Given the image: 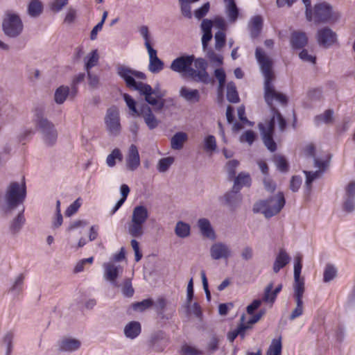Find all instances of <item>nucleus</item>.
Instances as JSON below:
<instances>
[{"mask_svg": "<svg viewBox=\"0 0 355 355\" xmlns=\"http://www.w3.org/2000/svg\"><path fill=\"white\" fill-rule=\"evenodd\" d=\"M106 130L110 135L118 136L121 132V123L119 112L116 107H111L107 109L105 116Z\"/></svg>", "mask_w": 355, "mask_h": 355, "instance_id": "obj_9", "label": "nucleus"}, {"mask_svg": "<svg viewBox=\"0 0 355 355\" xmlns=\"http://www.w3.org/2000/svg\"><path fill=\"white\" fill-rule=\"evenodd\" d=\"M149 345L154 352H162L166 346L164 334L160 331L153 333L150 337Z\"/></svg>", "mask_w": 355, "mask_h": 355, "instance_id": "obj_20", "label": "nucleus"}, {"mask_svg": "<svg viewBox=\"0 0 355 355\" xmlns=\"http://www.w3.org/2000/svg\"><path fill=\"white\" fill-rule=\"evenodd\" d=\"M140 166V156L137 147L131 144L125 155V166L128 171H134Z\"/></svg>", "mask_w": 355, "mask_h": 355, "instance_id": "obj_16", "label": "nucleus"}, {"mask_svg": "<svg viewBox=\"0 0 355 355\" xmlns=\"http://www.w3.org/2000/svg\"><path fill=\"white\" fill-rule=\"evenodd\" d=\"M255 57L264 77L265 101L269 105L272 112L270 120L265 124L259 123V128L264 145L270 151L274 152L277 149L276 143L273 140L276 121L281 132L285 130L286 122L279 110L273 106L272 103L273 101H277L282 105H286L287 103V98L284 94L276 91L274 87L272 81L275 79V74L272 70V61L271 58L260 48L256 49Z\"/></svg>", "mask_w": 355, "mask_h": 355, "instance_id": "obj_1", "label": "nucleus"}, {"mask_svg": "<svg viewBox=\"0 0 355 355\" xmlns=\"http://www.w3.org/2000/svg\"><path fill=\"white\" fill-rule=\"evenodd\" d=\"M343 209L347 212H352L355 209V198L345 196Z\"/></svg>", "mask_w": 355, "mask_h": 355, "instance_id": "obj_60", "label": "nucleus"}, {"mask_svg": "<svg viewBox=\"0 0 355 355\" xmlns=\"http://www.w3.org/2000/svg\"><path fill=\"white\" fill-rule=\"evenodd\" d=\"M81 199L78 198L72 204H71L65 211L66 216L70 217L77 212L81 206Z\"/></svg>", "mask_w": 355, "mask_h": 355, "instance_id": "obj_56", "label": "nucleus"}, {"mask_svg": "<svg viewBox=\"0 0 355 355\" xmlns=\"http://www.w3.org/2000/svg\"><path fill=\"white\" fill-rule=\"evenodd\" d=\"M227 99L233 103L239 101V97L236 91V86L233 83H229L227 85Z\"/></svg>", "mask_w": 355, "mask_h": 355, "instance_id": "obj_39", "label": "nucleus"}, {"mask_svg": "<svg viewBox=\"0 0 355 355\" xmlns=\"http://www.w3.org/2000/svg\"><path fill=\"white\" fill-rule=\"evenodd\" d=\"M24 212V207L18 209L17 215L10 222L9 230L12 234H18L23 227L26 222Z\"/></svg>", "mask_w": 355, "mask_h": 355, "instance_id": "obj_22", "label": "nucleus"}, {"mask_svg": "<svg viewBox=\"0 0 355 355\" xmlns=\"http://www.w3.org/2000/svg\"><path fill=\"white\" fill-rule=\"evenodd\" d=\"M193 62H194L196 69L191 67L189 70L190 78L196 82H200L205 84L211 83V79L207 72V61L203 58H194V61Z\"/></svg>", "mask_w": 355, "mask_h": 355, "instance_id": "obj_10", "label": "nucleus"}, {"mask_svg": "<svg viewBox=\"0 0 355 355\" xmlns=\"http://www.w3.org/2000/svg\"><path fill=\"white\" fill-rule=\"evenodd\" d=\"M275 162L279 171L284 172L288 170V163L284 157L282 155H275Z\"/></svg>", "mask_w": 355, "mask_h": 355, "instance_id": "obj_58", "label": "nucleus"}, {"mask_svg": "<svg viewBox=\"0 0 355 355\" xmlns=\"http://www.w3.org/2000/svg\"><path fill=\"white\" fill-rule=\"evenodd\" d=\"M71 96V89L68 86L61 85L56 89L54 94V100L57 104H62L67 98Z\"/></svg>", "mask_w": 355, "mask_h": 355, "instance_id": "obj_31", "label": "nucleus"}, {"mask_svg": "<svg viewBox=\"0 0 355 355\" xmlns=\"http://www.w3.org/2000/svg\"><path fill=\"white\" fill-rule=\"evenodd\" d=\"M263 26L262 17L259 15L253 17L248 24L250 35L255 38L260 34Z\"/></svg>", "mask_w": 355, "mask_h": 355, "instance_id": "obj_29", "label": "nucleus"}, {"mask_svg": "<svg viewBox=\"0 0 355 355\" xmlns=\"http://www.w3.org/2000/svg\"><path fill=\"white\" fill-rule=\"evenodd\" d=\"M123 99L133 115H139V110L136 107V101L128 94H123Z\"/></svg>", "mask_w": 355, "mask_h": 355, "instance_id": "obj_50", "label": "nucleus"}, {"mask_svg": "<svg viewBox=\"0 0 355 355\" xmlns=\"http://www.w3.org/2000/svg\"><path fill=\"white\" fill-rule=\"evenodd\" d=\"M85 78V73H80L75 76L71 84V96L74 98L78 93V85L84 81Z\"/></svg>", "mask_w": 355, "mask_h": 355, "instance_id": "obj_42", "label": "nucleus"}, {"mask_svg": "<svg viewBox=\"0 0 355 355\" xmlns=\"http://www.w3.org/2000/svg\"><path fill=\"white\" fill-rule=\"evenodd\" d=\"M137 91L144 96L145 101L150 105L155 107V111H161L164 107V99L167 92L161 89L159 85L153 88L150 85L139 82Z\"/></svg>", "mask_w": 355, "mask_h": 355, "instance_id": "obj_5", "label": "nucleus"}, {"mask_svg": "<svg viewBox=\"0 0 355 355\" xmlns=\"http://www.w3.org/2000/svg\"><path fill=\"white\" fill-rule=\"evenodd\" d=\"M252 180L249 173L241 172L239 175L234 177L233 188L235 191H239L243 187H250L251 185Z\"/></svg>", "mask_w": 355, "mask_h": 355, "instance_id": "obj_26", "label": "nucleus"}, {"mask_svg": "<svg viewBox=\"0 0 355 355\" xmlns=\"http://www.w3.org/2000/svg\"><path fill=\"white\" fill-rule=\"evenodd\" d=\"M103 267L104 269V279L110 282L114 287H119V285L116 279L123 271L122 267L116 265L113 262L104 263Z\"/></svg>", "mask_w": 355, "mask_h": 355, "instance_id": "obj_14", "label": "nucleus"}, {"mask_svg": "<svg viewBox=\"0 0 355 355\" xmlns=\"http://www.w3.org/2000/svg\"><path fill=\"white\" fill-rule=\"evenodd\" d=\"M148 218V211L144 205L134 207L130 221L128 223V232L134 238H140L144 234V225Z\"/></svg>", "mask_w": 355, "mask_h": 355, "instance_id": "obj_6", "label": "nucleus"}, {"mask_svg": "<svg viewBox=\"0 0 355 355\" xmlns=\"http://www.w3.org/2000/svg\"><path fill=\"white\" fill-rule=\"evenodd\" d=\"M286 200L284 193L279 192L267 200L256 202L253 206L254 213H261L267 218H270L280 212L284 207Z\"/></svg>", "mask_w": 355, "mask_h": 355, "instance_id": "obj_4", "label": "nucleus"}, {"mask_svg": "<svg viewBox=\"0 0 355 355\" xmlns=\"http://www.w3.org/2000/svg\"><path fill=\"white\" fill-rule=\"evenodd\" d=\"M214 76L218 80L219 87H224L225 83L226 75L225 71L222 68L216 69L214 71Z\"/></svg>", "mask_w": 355, "mask_h": 355, "instance_id": "obj_61", "label": "nucleus"}, {"mask_svg": "<svg viewBox=\"0 0 355 355\" xmlns=\"http://www.w3.org/2000/svg\"><path fill=\"white\" fill-rule=\"evenodd\" d=\"M215 48L216 50H220L225 44V34L223 31H218L215 33Z\"/></svg>", "mask_w": 355, "mask_h": 355, "instance_id": "obj_54", "label": "nucleus"}, {"mask_svg": "<svg viewBox=\"0 0 355 355\" xmlns=\"http://www.w3.org/2000/svg\"><path fill=\"white\" fill-rule=\"evenodd\" d=\"M302 184V178L300 176H293L291 180L290 189L293 191L296 192L299 190Z\"/></svg>", "mask_w": 355, "mask_h": 355, "instance_id": "obj_64", "label": "nucleus"}, {"mask_svg": "<svg viewBox=\"0 0 355 355\" xmlns=\"http://www.w3.org/2000/svg\"><path fill=\"white\" fill-rule=\"evenodd\" d=\"M122 161L123 155L119 148H114L106 159V164L109 167H113L116 164V160Z\"/></svg>", "mask_w": 355, "mask_h": 355, "instance_id": "obj_40", "label": "nucleus"}, {"mask_svg": "<svg viewBox=\"0 0 355 355\" xmlns=\"http://www.w3.org/2000/svg\"><path fill=\"white\" fill-rule=\"evenodd\" d=\"M43 11V5L40 0H31L27 8V12L31 17H39Z\"/></svg>", "mask_w": 355, "mask_h": 355, "instance_id": "obj_33", "label": "nucleus"}, {"mask_svg": "<svg viewBox=\"0 0 355 355\" xmlns=\"http://www.w3.org/2000/svg\"><path fill=\"white\" fill-rule=\"evenodd\" d=\"M282 347V342L280 339H274L266 352V355H281Z\"/></svg>", "mask_w": 355, "mask_h": 355, "instance_id": "obj_46", "label": "nucleus"}, {"mask_svg": "<svg viewBox=\"0 0 355 355\" xmlns=\"http://www.w3.org/2000/svg\"><path fill=\"white\" fill-rule=\"evenodd\" d=\"M334 111L332 110H327L323 114L317 115L314 118V123L316 125L322 123H329L333 121Z\"/></svg>", "mask_w": 355, "mask_h": 355, "instance_id": "obj_38", "label": "nucleus"}, {"mask_svg": "<svg viewBox=\"0 0 355 355\" xmlns=\"http://www.w3.org/2000/svg\"><path fill=\"white\" fill-rule=\"evenodd\" d=\"M315 38L320 46L329 49L338 42V36L329 27L325 26L319 28L316 33Z\"/></svg>", "mask_w": 355, "mask_h": 355, "instance_id": "obj_11", "label": "nucleus"}, {"mask_svg": "<svg viewBox=\"0 0 355 355\" xmlns=\"http://www.w3.org/2000/svg\"><path fill=\"white\" fill-rule=\"evenodd\" d=\"M239 192V191H235L232 187V189L227 192L223 196L225 205L232 209H234L237 207L241 202L242 196Z\"/></svg>", "mask_w": 355, "mask_h": 355, "instance_id": "obj_24", "label": "nucleus"}, {"mask_svg": "<svg viewBox=\"0 0 355 355\" xmlns=\"http://www.w3.org/2000/svg\"><path fill=\"white\" fill-rule=\"evenodd\" d=\"M308 43L306 34L302 31H293L291 36V44L294 49H301Z\"/></svg>", "mask_w": 355, "mask_h": 355, "instance_id": "obj_23", "label": "nucleus"}, {"mask_svg": "<svg viewBox=\"0 0 355 355\" xmlns=\"http://www.w3.org/2000/svg\"><path fill=\"white\" fill-rule=\"evenodd\" d=\"M188 137L185 132H176L171 139V146L173 150H181Z\"/></svg>", "mask_w": 355, "mask_h": 355, "instance_id": "obj_32", "label": "nucleus"}, {"mask_svg": "<svg viewBox=\"0 0 355 355\" xmlns=\"http://www.w3.org/2000/svg\"><path fill=\"white\" fill-rule=\"evenodd\" d=\"M194 61V55H182L173 60L170 68L172 71L178 73H183L190 77V69Z\"/></svg>", "mask_w": 355, "mask_h": 355, "instance_id": "obj_12", "label": "nucleus"}, {"mask_svg": "<svg viewBox=\"0 0 355 355\" xmlns=\"http://www.w3.org/2000/svg\"><path fill=\"white\" fill-rule=\"evenodd\" d=\"M180 95L186 101L190 102H198L200 94L197 89H189L186 87H182L180 90Z\"/></svg>", "mask_w": 355, "mask_h": 355, "instance_id": "obj_34", "label": "nucleus"}, {"mask_svg": "<svg viewBox=\"0 0 355 355\" xmlns=\"http://www.w3.org/2000/svg\"><path fill=\"white\" fill-rule=\"evenodd\" d=\"M191 227L188 223L178 221L175 227V233L180 238H187L190 235Z\"/></svg>", "mask_w": 355, "mask_h": 355, "instance_id": "obj_36", "label": "nucleus"}, {"mask_svg": "<svg viewBox=\"0 0 355 355\" xmlns=\"http://www.w3.org/2000/svg\"><path fill=\"white\" fill-rule=\"evenodd\" d=\"M209 252L214 260L227 259L232 256L230 247L223 242H216L211 245Z\"/></svg>", "mask_w": 355, "mask_h": 355, "instance_id": "obj_15", "label": "nucleus"}, {"mask_svg": "<svg viewBox=\"0 0 355 355\" xmlns=\"http://www.w3.org/2000/svg\"><path fill=\"white\" fill-rule=\"evenodd\" d=\"M218 338L214 336L209 340L206 350L204 352L205 355H210L214 353L218 349Z\"/></svg>", "mask_w": 355, "mask_h": 355, "instance_id": "obj_47", "label": "nucleus"}, {"mask_svg": "<svg viewBox=\"0 0 355 355\" xmlns=\"http://www.w3.org/2000/svg\"><path fill=\"white\" fill-rule=\"evenodd\" d=\"M204 51L206 52V56L214 65L218 67L223 64V58L221 55L216 53L211 49H207Z\"/></svg>", "mask_w": 355, "mask_h": 355, "instance_id": "obj_43", "label": "nucleus"}, {"mask_svg": "<svg viewBox=\"0 0 355 355\" xmlns=\"http://www.w3.org/2000/svg\"><path fill=\"white\" fill-rule=\"evenodd\" d=\"M99 56L96 49L93 50L87 58H85V69L87 72L98 64Z\"/></svg>", "mask_w": 355, "mask_h": 355, "instance_id": "obj_37", "label": "nucleus"}, {"mask_svg": "<svg viewBox=\"0 0 355 355\" xmlns=\"http://www.w3.org/2000/svg\"><path fill=\"white\" fill-rule=\"evenodd\" d=\"M139 116H141L144 118L146 125L150 130L156 128L159 125L158 119L148 105H144L140 107Z\"/></svg>", "mask_w": 355, "mask_h": 355, "instance_id": "obj_19", "label": "nucleus"}, {"mask_svg": "<svg viewBox=\"0 0 355 355\" xmlns=\"http://www.w3.org/2000/svg\"><path fill=\"white\" fill-rule=\"evenodd\" d=\"M290 259L291 258L286 252L281 249L273 264L272 269L274 272L277 273L282 268L285 267L288 263Z\"/></svg>", "mask_w": 355, "mask_h": 355, "instance_id": "obj_28", "label": "nucleus"}, {"mask_svg": "<svg viewBox=\"0 0 355 355\" xmlns=\"http://www.w3.org/2000/svg\"><path fill=\"white\" fill-rule=\"evenodd\" d=\"M33 112V121L42 133L44 142L49 146H53L58 139V132L53 123L44 117V111L42 107H35Z\"/></svg>", "mask_w": 355, "mask_h": 355, "instance_id": "obj_3", "label": "nucleus"}, {"mask_svg": "<svg viewBox=\"0 0 355 355\" xmlns=\"http://www.w3.org/2000/svg\"><path fill=\"white\" fill-rule=\"evenodd\" d=\"M121 292L126 297H131L133 296L135 291L132 288L131 279L130 278H126L124 280L122 284Z\"/></svg>", "mask_w": 355, "mask_h": 355, "instance_id": "obj_48", "label": "nucleus"}, {"mask_svg": "<svg viewBox=\"0 0 355 355\" xmlns=\"http://www.w3.org/2000/svg\"><path fill=\"white\" fill-rule=\"evenodd\" d=\"M340 15L333 11L330 4L322 2L315 5L313 14L312 13V20L315 24L319 23H334L336 21Z\"/></svg>", "mask_w": 355, "mask_h": 355, "instance_id": "obj_8", "label": "nucleus"}, {"mask_svg": "<svg viewBox=\"0 0 355 355\" xmlns=\"http://www.w3.org/2000/svg\"><path fill=\"white\" fill-rule=\"evenodd\" d=\"M118 75L122 78L128 87L137 90L139 82H136L133 77V71L125 67L120 66L117 69Z\"/></svg>", "mask_w": 355, "mask_h": 355, "instance_id": "obj_21", "label": "nucleus"}, {"mask_svg": "<svg viewBox=\"0 0 355 355\" xmlns=\"http://www.w3.org/2000/svg\"><path fill=\"white\" fill-rule=\"evenodd\" d=\"M80 346L81 342L71 337H64L57 343L58 350L62 352H73L79 349Z\"/></svg>", "mask_w": 355, "mask_h": 355, "instance_id": "obj_17", "label": "nucleus"}, {"mask_svg": "<svg viewBox=\"0 0 355 355\" xmlns=\"http://www.w3.org/2000/svg\"><path fill=\"white\" fill-rule=\"evenodd\" d=\"M337 275V270L332 264H327L323 273V281L329 282L333 280Z\"/></svg>", "mask_w": 355, "mask_h": 355, "instance_id": "obj_44", "label": "nucleus"}, {"mask_svg": "<svg viewBox=\"0 0 355 355\" xmlns=\"http://www.w3.org/2000/svg\"><path fill=\"white\" fill-rule=\"evenodd\" d=\"M299 57L304 62H307L312 64H314L315 62V57L309 54L308 51L306 49H303L299 53Z\"/></svg>", "mask_w": 355, "mask_h": 355, "instance_id": "obj_63", "label": "nucleus"}, {"mask_svg": "<svg viewBox=\"0 0 355 355\" xmlns=\"http://www.w3.org/2000/svg\"><path fill=\"white\" fill-rule=\"evenodd\" d=\"M2 30L10 38L19 37L24 30V24L19 15L12 11H7L2 21Z\"/></svg>", "mask_w": 355, "mask_h": 355, "instance_id": "obj_7", "label": "nucleus"}, {"mask_svg": "<svg viewBox=\"0 0 355 355\" xmlns=\"http://www.w3.org/2000/svg\"><path fill=\"white\" fill-rule=\"evenodd\" d=\"M239 165V162L236 159L230 160L226 164L225 168L228 176L230 179L234 178L236 175V169Z\"/></svg>", "mask_w": 355, "mask_h": 355, "instance_id": "obj_53", "label": "nucleus"}, {"mask_svg": "<svg viewBox=\"0 0 355 355\" xmlns=\"http://www.w3.org/2000/svg\"><path fill=\"white\" fill-rule=\"evenodd\" d=\"M198 226L203 236L210 239H215V233L209 220L207 218H200L198 221Z\"/></svg>", "mask_w": 355, "mask_h": 355, "instance_id": "obj_27", "label": "nucleus"}, {"mask_svg": "<svg viewBox=\"0 0 355 355\" xmlns=\"http://www.w3.org/2000/svg\"><path fill=\"white\" fill-rule=\"evenodd\" d=\"M273 283H269L264 289L262 300L266 303L273 304L277 295L282 289V284H279L273 291Z\"/></svg>", "mask_w": 355, "mask_h": 355, "instance_id": "obj_25", "label": "nucleus"}, {"mask_svg": "<svg viewBox=\"0 0 355 355\" xmlns=\"http://www.w3.org/2000/svg\"><path fill=\"white\" fill-rule=\"evenodd\" d=\"M225 2L226 13L229 19L234 21L239 16V9L236 5L234 0H224Z\"/></svg>", "mask_w": 355, "mask_h": 355, "instance_id": "obj_35", "label": "nucleus"}, {"mask_svg": "<svg viewBox=\"0 0 355 355\" xmlns=\"http://www.w3.org/2000/svg\"><path fill=\"white\" fill-rule=\"evenodd\" d=\"M68 1L69 0H53L50 4V8L52 11L58 12L67 5Z\"/></svg>", "mask_w": 355, "mask_h": 355, "instance_id": "obj_59", "label": "nucleus"}, {"mask_svg": "<svg viewBox=\"0 0 355 355\" xmlns=\"http://www.w3.org/2000/svg\"><path fill=\"white\" fill-rule=\"evenodd\" d=\"M314 163L315 166L317 167L318 170L314 172L306 171H303L306 175V189L309 192L311 190L312 182L322 175V173L329 166V162L328 160H320L317 158H315Z\"/></svg>", "mask_w": 355, "mask_h": 355, "instance_id": "obj_13", "label": "nucleus"}, {"mask_svg": "<svg viewBox=\"0 0 355 355\" xmlns=\"http://www.w3.org/2000/svg\"><path fill=\"white\" fill-rule=\"evenodd\" d=\"M153 305V301L151 299H146L141 302L132 304V309L137 311H144Z\"/></svg>", "mask_w": 355, "mask_h": 355, "instance_id": "obj_49", "label": "nucleus"}, {"mask_svg": "<svg viewBox=\"0 0 355 355\" xmlns=\"http://www.w3.org/2000/svg\"><path fill=\"white\" fill-rule=\"evenodd\" d=\"M255 138V135L253 131L247 130L245 132L241 137L240 141L241 142H248L250 145H251Z\"/></svg>", "mask_w": 355, "mask_h": 355, "instance_id": "obj_62", "label": "nucleus"}, {"mask_svg": "<svg viewBox=\"0 0 355 355\" xmlns=\"http://www.w3.org/2000/svg\"><path fill=\"white\" fill-rule=\"evenodd\" d=\"M15 337V334L12 331H10L5 334L2 339V343L6 347V355H10L13 345L12 341Z\"/></svg>", "mask_w": 355, "mask_h": 355, "instance_id": "obj_41", "label": "nucleus"}, {"mask_svg": "<svg viewBox=\"0 0 355 355\" xmlns=\"http://www.w3.org/2000/svg\"><path fill=\"white\" fill-rule=\"evenodd\" d=\"M174 162V158L173 157H167L162 158L159 160L157 164V170L160 173H164L168 171L170 166Z\"/></svg>", "mask_w": 355, "mask_h": 355, "instance_id": "obj_45", "label": "nucleus"}, {"mask_svg": "<svg viewBox=\"0 0 355 355\" xmlns=\"http://www.w3.org/2000/svg\"><path fill=\"white\" fill-rule=\"evenodd\" d=\"M294 296H303L304 292V279H299L295 282L293 284Z\"/></svg>", "mask_w": 355, "mask_h": 355, "instance_id": "obj_57", "label": "nucleus"}, {"mask_svg": "<svg viewBox=\"0 0 355 355\" xmlns=\"http://www.w3.org/2000/svg\"><path fill=\"white\" fill-rule=\"evenodd\" d=\"M24 279V277L22 274L19 275L16 277L12 286L10 288V291L16 294L19 293L22 291V288H23Z\"/></svg>", "mask_w": 355, "mask_h": 355, "instance_id": "obj_51", "label": "nucleus"}, {"mask_svg": "<svg viewBox=\"0 0 355 355\" xmlns=\"http://www.w3.org/2000/svg\"><path fill=\"white\" fill-rule=\"evenodd\" d=\"M141 324L139 322L132 321L128 323L124 327V334L125 337L134 339L141 333Z\"/></svg>", "mask_w": 355, "mask_h": 355, "instance_id": "obj_30", "label": "nucleus"}, {"mask_svg": "<svg viewBox=\"0 0 355 355\" xmlns=\"http://www.w3.org/2000/svg\"><path fill=\"white\" fill-rule=\"evenodd\" d=\"M204 148L207 151H214L216 148V138L213 135H208L204 139Z\"/></svg>", "mask_w": 355, "mask_h": 355, "instance_id": "obj_52", "label": "nucleus"}, {"mask_svg": "<svg viewBox=\"0 0 355 355\" xmlns=\"http://www.w3.org/2000/svg\"><path fill=\"white\" fill-rule=\"evenodd\" d=\"M26 196V187L25 182L21 184L12 182L7 187L2 200L1 208L6 216H10L12 211L19 208Z\"/></svg>", "mask_w": 355, "mask_h": 355, "instance_id": "obj_2", "label": "nucleus"}, {"mask_svg": "<svg viewBox=\"0 0 355 355\" xmlns=\"http://www.w3.org/2000/svg\"><path fill=\"white\" fill-rule=\"evenodd\" d=\"M182 353L183 355H205L203 351L199 350L194 347L187 345L182 346Z\"/></svg>", "mask_w": 355, "mask_h": 355, "instance_id": "obj_55", "label": "nucleus"}, {"mask_svg": "<svg viewBox=\"0 0 355 355\" xmlns=\"http://www.w3.org/2000/svg\"><path fill=\"white\" fill-rule=\"evenodd\" d=\"M148 46L147 51L149 55L148 70L153 73H158L164 69V64L157 57V51L151 45Z\"/></svg>", "mask_w": 355, "mask_h": 355, "instance_id": "obj_18", "label": "nucleus"}]
</instances>
